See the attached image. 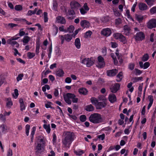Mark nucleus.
<instances>
[{
    "label": "nucleus",
    "mask_w": 156,
    "mask_h": 156,
    "mask_svg": "<svg viewBox=\"0 0 156 156\" xmlns=\"http://www.w3.org/2000/svg\"><path fill=\"white\" fill-rule=\"evenodd\" d=\"M89 120L91 122L95 124L103 122L101 115L98 113L91 114L89 117Z\"/></svg>",
    "instance_id": "obj_1"
},
{
    "label": "nucleus",
    "mask_w": 156,
    "mask_h": 156,
    "mask_svg": "<svg viewBox=\"0 0 156 156\" xmlns=\"http://www.w3.org/2000/svg\"><path fill=\"white\" fill-rule=\"evenodd\" d=\"M65 102L69 105H71L72 101L73 103H77L78 98H76L75 95L70 93L66 94V95L63 96Z\"/></svg>",
    "instance_id": "obj_2"
},
{
    "label": "nucleus",
    "mask_w": 156,
    "mask_h": 156,
    "mask_svg": "<svg viewBox=\"0 0 156 156\" xmlns=\"http://www.w3.org/2000/svg\"><path fill=\"white\" fill-rule=\"evenodd\" d=\"M81 62L86 65L87 67H90L92 66L94 63V60L92 58H85L81 61Z\"/></svg>",
    "instance_id": "obj_3"
},
{
    "label": "nucleus",
    "mask_w": 156,
    "mask_h": 156,
    "mask_svg": "<svg viewBox=\"0 0 156 156\" xmlns=\"http://www.w3.org/2000/svg\"><path fill=\"white\" fill-rule=\"evenodd\" d=\"M114 37L116 39H119L120 41L123 44H126L127 41L126 37L122 34L120 33H115L113 34Z\"/></svg>",
    "instance_id": "obj_4"
},
{
    "label": "nucleus",
    "mask_w": 156,
    "mask_h": 156,
    "mask_svg": "<svg viewBox=\"0 0 156 156\" xmlns=\"http://www.w3.org/2000/svg\"><path fill=\"white\" fill-rule=\"evenodd\" d=\"M75 136V135L73 132L66 131L64 132L63 137L69 139V140L72 142L74 140Z\"/></svg>",
    "instance_id": "obj_5"
},
{
    "label": "nucleus",
    "mask_w": 156,
    "mask_h": 156,
    "mask_svg": "<svg viewBox=\"0 0 156 156\" xmlns=\"http://www.w3.org/2000/svg\"><path fill=\"white\" fill-rule=\"evenodd\" d=\"M75 136V135L73 132L66 131L64 132L63 137L69 139V140L72 142L74 140Z\"/></svg>",
    "instance_id": "obj_6"
},
{
    "label": "nucleus",
    "mask_w": 156,
    "mask_h": 156,
    "mask_svg": "<svg viewBox=\"0 0 156 156\" xmlns=\"http://www.w3.org/2000/svg\"><path fill=\"white\" fill-rule=\"evenodd\" d=\"M144 38V34L142 32L137 33L134 36V38L136 41H141Z\"/></svg>",
    "instance_id": "obj_7"
},
{
    "label": "nucleus",
    "mask_w": 156,
    "mask_h": 156,
    "mask_svg": "<svg viewBox=\"0 0 156 156\" xmlns=\"http://www.w3.org/2000/svg\"><path fill=\"white\" fill-rule=\"evenodd\" d=\"M36 151L35 154L36 155H39L44 150V148L42 146L41 144L38 143L37 145L36 146L35 148Z\"/></svg>",
    "instance_id": "obj_8"
},
{
    "label": "nucleus",
    "mask_w": 156,
    "mask_h": 156,
    "mask_svg": "<svg viewBox=\"0 0 156 156\" xmlns=\"http://www.w3.org/2000/svg\"><path fill=\"white\" fill-rule=\"evenodd\" d=\"M62 142L64 148H69L70 147V145L72 143V142L69 140V139H67L63 137L62 139Z\"/></svg>",
    "instance_id": "obj_9"
},
{
    "label": "nucleus",
    "mask_w": 156,
    "mask_h": 156,
    "mask_svg": "<svg viewBox=\"0 0 156 156\" xmlns=\"http://www.w3.org/2000/svg\"><path fill=\"white\" fill-rule=\"evenodd\" d=\"M98 62L97 64V66L100 68L104 67L105 65V63L104 61L103 58L101 56H100L98 57Z\"/></svg>",
    "instance_id": "obj_10"
},
{
    "label": "nucleus",
    "mask_w": 156,
    "mask_h": 156,
    "mask_svg": "<svg viewBox=\"0 0 156 156\" xmlns=\"http://www.w3.org/2000/svg\"><path fill=\"white\" fill-rule=\"evenodd\" d=\"M147 27L150 29L156 27V20L152 19L147 23Z\"/></svg>",
    "instance_id": "obj_11"
},
{
    "label": "nucleus",
    "mask_w": 156,
    "mask_h": 156,
    "mask_svg": "<svg viewBox=\"0 0 156 156\" xmlns=\"http://www.w3.org/2000/svg\"><path fill=\"white\" fill-rule=\"evenodd\" d=\"M119 87L120 85L119 83H115L111 86L110 89L111 92L115 93L119 89Z\"/></svg>",
    "instance_id": "obj_12"
},
{
    "label": "nucleus",
    "mask_w": 156,
    "mask_h": 156,
    "mask_svg": "<svg viewBox=\"0 0 156 156\" xmlns=\"http://www.w3.org/2000/svg\"><path fill=\"white\" fill-rule=\"evenodd\" d=\"M106 105V101L104 100L103 101L98 102L96 107L97 109H100L105 108Z\"/></svg>",
    "instance_id": "obj_13"
},
{
    "label": "nucleus",
    "mask_w": 156,
    "mask_h": 156,
    "mask_svg": "<svg viewBox=\"0 0 156 156\" xmlns=\"http://www.w3.org/2000/svg\"><path fill=\"white\" fill-rule=\"evenodd\" d=\"M111 33V31L109 28L104 29L101 31L102 34L107 37L109 36Z\"/></svg>",
    "instance_id": "obj_14"
},
{
    "label": "nucleus",
    "mask_w": 156,
    "mask_h": 156,
    "mask_svg": "<svg viewBox=\"0 0 156 156\" xmlns=\"http://www.w3.org/2000/svg\"><path fill=\"white\" fill-rule=\"evenodd\" d=\"M118 70L114 69L112 70H108L107 72V75L110 76H115L118 73Z\"/></svg>",
    "instance_id": "obj_15"
},
{
    "label": "nucleus",
    "mask_w": 156,
    "mask_h": 156,
    "mask_svg": "<svg viewBox=\"0 0 156 156\" xmlns=\"http://www.w3.org/2000/svg\"><path fill=\"white\" fill-rule=\"evenodd\" d=\"M70 6L72 9H77L80 6V4L75 1H73L70 2Z\"/></svg>",
    "instance_id": "obj_16"
},
{
    "label": "nucleus",
    "mask_w": 156,
    "mask_h": 156,
    "mask_svg": "<svg viewBox=\"0 0 156 156\" xmlns=\"http://www.w3.org/2000/svg\"><path fill=\"white\" fill-rule=\"evenodd\" d=\"M56 22L57 23H59L61 24H65L66 22L65 19L62 16H58L56 17Z\"/></svg>",
    "instance_id": "obj_17"
},
{
    "label": "nucleus",
    "mask_w": 156,
    "mask_h": 156,
    "mask_svg": "<svg viewBox=\"0 0 156 156\" xmlns=\"http://www.w3.org/2000/svg\"><path fill=\"white\" fill-rule=\"evenodd\" d=\"M124 34L126 35H129L131 32V29L129 26L126 25L123 27Z\"/></svg>",
    "instance_id": "obj_18"
},
{
    "label": "nucleus",
    "mask_w": 156,
    "mask_h": 156,
    "mask_svg": "<svg viewBox=\"0 0 156 156\" xmlns=\"http://www.w3.org/2000/svg\"><path fill=\"white\" fill-rule=\"evenodd\" d=\"M19 103L20 104V110L21 111H23L26 108V105H25V102L23 101V99L21 98L20 99Z\"/></svg>",
    "instance_id": "obj_19"
},
{
    "label": "nucleus",
    "mask_w": 156,
    "mask_h": 156,
    "mask_svg": "<svg viewBox=\"0 0 156 156\" xmlns=\"http://www.w3.org/2000/svg\"><path fill=\"white\" fill-rule=\"evenodd\" d=\"M138 7L139 9L141 10H145L147 9V5L143 2L139 3L138 4Z\"/></svg>",
    "instance_id": "obj_20"
},
{
    "label": "nucleus",
    "mask_w": 156,
    "mask_h": 156,
    "mask_svg": "<svg viewBox=\"0 0 156 156\" xmlns=\"http://www.w3.org/2000/svg\"><path fill=\"white\" fill-rule=\"evenodd\" d=\"M80 24L81 26L84 28L85 27H89L90 26V23L89 22L86 20L81 21L80 22Z\"/></svg>",
    "instance_id": "obj_21"
},
{
    "label": "nucleus",
    "mask_w": 156,
    "mask_h": 156,
    "mask_svg": "<svg viewBox=\"0 0 156 156\" xmlns=\"http://www.w3.org/2000/svg\"><path fill=\"white\" fill-rule=\"evenodd\" d=\"M108 99L111 103H113L116 101V97L115 95L114 94H111L109 95Z\"/></svg>",
    "instance_id": "obj_22"
},
{
    "label": "nucleus",
    "mask_w": 156,
    "mask_h": 156,
    "mask_svg": "<svg viewBox=\"0 0 156 156\" xmlns=\"http://www.w3.org/2000/svg\"><path fill=\"white\" fill-rule=\"evenodd\" d=\"M30 39L31 38L28 36H24L22 40V41L23 42V45H25L26 44L28 43Z\"/></svg>",
    "instance_id": "obj_23"
},
{
    "label": "nucleus",
    "mask_w": 156,
    "mask_h": 156,
    "mask_svg": "<svg viewBox=\"0 0 156 156\" xmlns=\"http://www.w3.org/2000/svg\"><path fill=\"white\" fill-rule=\"evenodd\" d=\"M75 45L77 49H79L80 48L81 44L80 39L79 38H78L75 39Z\"/></svg>",
    "instance_id": "obj_24"
},
{
    "label": "nucleus",
    "mask_w": 156,
    "mask_h": 156,
    "mask_svg": "<svg viewBox=\"0 0 156 156\" xmlns=\"http://www.w3.org/2000/svg\"><path fill=\"white\" fill-rule=\"evenodd\" d=\"M55 74L58 76H62L64 74V72L62 69H60L56 72Z\"/></svg>",
    "instance_id": "obj_25"
},
{
    "label": "nucleus",
    "mask_w": 156,
    "mask_h": 156,
    "mask_svg": "<svg viewBox=\"0 0 156 156\" xmlns=\"http://www.w3.org/2000/svg\"><path fill=\"white\" fill-rule=\"evenodd\" d=\"M79 92L80 94L86 95L87 94V91L85 88H82L79 89Z\"/></svg>",
    "instance_id": "obj_26"
},
{
    "label": "nucleus",
    "mask_w": 156,
    "mask_h": 156,
    "mask_svg": "<svg viewBox=\"0 0 156 156\" xmlns=\"http://www.w3.org/2000/svg\"><path fill=\"white\" fill-rule=\"evenodd\" d=\"M116 81L117 82H120L122 78V72H119L116 76Z\"/></svg>",
    "instance_id": "obj_27"
},
{
    "label": "nucleus",
    "mask_w": 156,
    "mask_h": 156,
    "mask_svg": "<svg viewBox=\"0 0 156 156\" xmlns=\"http://www.w3.org/2000/svg\"><path fill=\"white\" fill-rule=\"evenodd\" d=\"M44 128L46 130L47 132L48 133H49L51 131L50 126V125H48L44 124L43 125Z\"/></svg>",
    "instance_id": "obj_28"
},
{
    "label": "nucleus",
    "mask_w": 156,
    "mask_h": 156,
    "mask_svg": "<svg viewBox=\"0 0 156 156\" xmlns=\"http://www.w3.org/2000/svg\"><path fill=\"white\" fill-rule=\"evenodd\" d=\"M53 34L55 36L58 33V27L56 25H53Z\"/></svg>",
    "instance_id": "obj_29"
},
{
    "label": "nucleus",
    "mask_w": 156,
    "mask_h": 156,
    "mask_svg": "<svg viewBox=\"0 0 156 156\" xmlns=\"http://www.w3.org/2000/svg\"><path fill=\"white\" fill-rule=\"evenodd\" d=\"M7 42L9 44H10L12 45H16V47H18L19 45V44L16 41H12L11 40H8Z\"/></svg>",
    "instance_id": "obj_30"
},
{
    "label": "nucleus",
    "mask_w": 156,
    "mask_h": 156,
    "mask_svg": "<svg viewBox=\"0 0 156 156\" xmlns=\"http://www.w3.org/2000/svg\"><path fill=\"white\" fill-rule=\"evenodd\" d=\"M72 38V36L71 35L67 34L65 35V40L68 42H69L70 41Z\"/></svg>",
    "instance_id": "obj_31"
},
{
    "label": "nucleus",
    "mask_w": 156,
    "mask_h": 156,
    "mask_svg": "<svg viewBox=\"0 0 156 156\" xmlns=\"http://www.w3.org/2000/svg\"><path fill=\"white\" fill-rule=\"evenodd\" d=\"M12 105V103L10 98H8L7 100L6 106L10 108Z\"/></svg>",
    "instance_id": "obj_32"
},
{
    "label": "nucleus",
    "mask_w": 156,
    "mask_h": 156,
    "mask_svg": "<svg viewBox=\"0 0 156 156\" xmlns=\"http://www.w3.org/2000/svg\"><path fill=\"white\" fill-rule=\"evenodd\" d=\"M85 109L87 111L90 112L93 111L94 110V108L92 105H87Z\"/></svg>",
    "instance_id": "obj_33"
},
{
    "label": "nucleus",
    "mask_w": 156,
    "mask_h": 156,
    "mask_svg": "<svg viewBox=\"0 0 156 156\" xmlns=\"http://www.w3.org/2000/svg\"><path fill=\"white\" fill-rule=\"evenodd\" d=\"M90 100L92 104L95 105L96 106V105H97L98 102L96 98L94 97H92L91 98Z\"/></svg>",
    "instance_id": "obj_34"
},
{
    "label": "nucleus",
    "mask_w": 156,
    "mask_h": 156,
    "mask_svg": "<svg viewBox=\"0 0 156 156\" xmlns=\"http://www.w3.org/2000/svg\"><path fill=\"white\" fill-rule=\"evenodd\" d=\"M74 30V27L73 26L71 25L69 26V27L67 28V29L66 30V32L72 33Z\"/></svg>",
    "instance_id": "obj_35"
},
{
    "label": "nucleus",
    "mask_w": 156,
    "mask_h": 156,
    "mask_svg": "<svg viewBox=\"0 0 156 156\" xmlns=\"http://www.w3.org/2000/svg\"><path fill=\"white\" fill-rule=\"evenodd\" d=\"M135 18L139 22L141 21L143 19V16L136 14L135 15Z\"/></svg>",
    "instance_id": "obj_36"
},
{
    "label": "nucleus",
    "mask_w": 156,
    "mask_h": 156,
    "mask_svg": "<svg viewBox=\"0 0 156 156\" xmlns=\"http://www.w3.org/2000/svg\"><path fill=\"white\" fill-rule=\"evenodd\" d=\"M147 4L150 6L154 4L155 0H145Z\"/></svg>",
    "instance_id": "obj_37"
},
{
    "label": "nucleus",
    "mask_w": 156,
    "mask_h": 156,
    "mask_svg": "<svg viewBox=\"0 0 156 156\" xmlns=\"http://www.w3.org/2000/svg\"><path fill=\"white\" fill-rule=\"evenodd\" d=\"M27 56L29 59H31L35 56V54L34 53L28 52L27 53Z\"/></svg>",
    "instance_id": "obj_38"
},
{
    "label": "nucleus",
    "mask_w": 156,
    "mask_h": 156,
    "mask_svg": "<svg viewBox=\"0 0 156 156\" xmlns=\"http://www.w3.org/2000/svg\"><path fill=\"white\" fill-rule=\"evenodd\" d=\"M84 153L83 150H79L74 151V153L77 155L81 156Z\"/></svg>",
    "instance_id": "obj_39"
},
{
    "label": "nucleus",
    "mask_w": 156,
    "mask_h": 156,
    "mask_svg": "<svg viewBox=\"0 0 156 156\" xmlns=\"http://www.w3.org/2000/svg\"><path fill=\"white\" fill-rule=\"evenodd\" d=\"M51 72L49 70H47L45 72L43 71L42 74V78L43 77H45L46 75Z\"/></svg>",
    "instance_id": "obj_40"
},
{
    "label": "nucleus",
    "mask_w": 156,
    "mask_h": 156,
    "mask_svg": "<svg viewBox=\"0 0 156 156\" xmlns=\"http://www.w3.org/2000/svg\"><path fill=\"white\" fill-rule=\"evenodd\" d=\"M15 9L17 11H21L23 7L21 5H16L15 7Z\"/></svg>",
    "instance_id": "obj_41"
},
{
    "label": "nucleus",
    "mask_w": 156,
    "mask_h": 156,
    "mask_svg": "<svg viewBox=\"0 0 156 156\" xmlns=\"http://www.w3.org/2000/svg\"><path fill=\"white\" fill-rule=\"evenodd\" d=\"M25 128L26 133V135L28 136L29 135V130L30 129V126L28 124L26 126Z\"/></svg>",
    "instance_id": "obj_42"
},
{
    "label": "nucleus",
    "mask_w": 156,
    "mask_h": 156,
    "mask_svg": "<svg viewBox=\"0 0 156 156\" xmlns=\"http://www.w3.org/2000/svg\"><path fill=\"white\" fill-rule=\"evenodd\" d=\"M0 128L2 129V132H4L5 131L7 130V127L4 124L0 126Z\"/></svg>",
    "instance_id": "obj_43"
},
{
    "label": "nucleus",
    "mask_w": 156,
    "mask_h": 156,
    "mask_svg": "<svg viewBox=\"0 0 156 156\" xmlns=\"http://www.w3.org/2000/svg\"><path fill=\"white\" fill-rule=\"evenodd\" d=\"M150 11L152 14L156 13V6H154L151 8L150 9Z\"/></svg>",
    "instance_id": "obj_44"
},
{
    "label": "nucleus",
    "mask_w": 156,
    "mask_h": 156,
    "mask_svg": "<svg viewBox=\"0 0 156 156\" xmlns=\"http://www.w3.org/2000/svg\"><path fill=\"white\" fill-rule=\"evenodd\" d=\"M149 58V56L147 54L144 55L142 58V60L144 62L147 61Z\"/></svg>",
    "instance_id": "obj_45"
},
{
    "label": "nucleus",
    "mask_w": 156,
    "mask_h": 156,
    "mask_svg": "<svg viewBox=\"0 0 156 156\" xmlns=\"http://www.w3.org/2000/svg\"><path fill=\"white\" fill-rule=\"evenodd\" d=\"M92 34V32L90 30H89L85 33V37L86 38L90 37Z\"/></svg>",
    "instance_id": "obj_46"
},
{
    "label": "nucleus",
    "mask_w": 156,
    "mask_h": 156,
    "mask_svg": "<svg viewBox=\"0 0 156 156\" xmlns=\"http://www.w3.org/2000/svg\"><path fill=\"white\" fill-rule=\"evenodd\" d=\"M80 120L82 122H84L86 120V117L85 115H81L80 117Z\"/></svg>",
    "instance_id": "obj_47"
},
{
    "label": "nucleus",
    "mask_w": 156,
    "mask_h": 156,
    "mask_svg": "<svg viewBox=\"0 0 156 156\" xmlns=\"http://www.w3.org/2000/svg\"><path fill=\"white\" fill-rule=\"evenodd\" d=\"M113 12L115 16H120L121 15L120 13L119 12L118 10L116 9H114Z\"/></svg>",
    "instance_id": "obj_48"
},
{
    "label": "nucleus",
    "mask_w": 156,
    "mask_h": 156,
    "mask_svg": "<svg viewBox=\"0 0 156 156\" xmlns=\"http://www.w3.org/2000/svg\"><path fill=\"white\" fill-rule=\"evenodd\" d=\"M44 21L45 23H46L48 21V13L47 12H44Z\"/></svg>",
    "instance_id": "obj_49"
},
{
    "label": "nucleus",
    "mask_w": 156,
    "mask_h": 156,
    "mask_svg": "<svg viewBox=\"0 0 156 156\" xmlns=\"http://www.w3.org/2000/svg\"><path fill=\"white\" fill-rule=\"evenodd\" d=\"M23 76V74H20L17 77H16L17 81L18 82L19 81L22 80Z\"/></svg>",
    "instance_id": "obj_50"
},
{
    "label": "nucleus",
    "mask_w": 156,
    "mask_h": 156,
    "mask_svg": "<svg viewBox=\"0 0 156 156\" xmlns=\"http://www.w3.org/2000/svg\"><path fill=\"white\" fill-rule=\"evenodd\" d=\"M12 151L10 149H9L7 152L6 156H12Z\"/></svg>",
    "instance_id": "obj_51"
},
{
    "label": "nucleus",
    "mask_w": 156,
    "mask_h": 156,
    "mask_svg": "<svg viewBox=\"0 0 156 156\" xmlns=\"http://www.w3.org/2000/svg\"><path fill=\"white\" fill-rule=\"evenodd\" d=\"M122 23V20L120 18H119L115 20V23L116 25H119Z\"/></svg>",
    "instance_id": "obj_52"
},
{
    "label": "nucleus",
    "mask_w": 156,
    "mask_h": 156,
    "mask_svg": "<svg viewBox=\"0 0 156 156\" xmlns=\"http://www.w3.org/2000/svg\"><path fill=\"white\" fill-rule=\"evenodd\" d=\"M73 9H69L68 11V14L70 15H73L75 14V13Z\"/></svg>",
    "instance_id": "obj_53"
},
{
    "label": "nucleus",
    "mask_w": 156,
    "mask_h": 156,
    "mask_svg": "<svg viewBox=\"0 0 156 156\" xmlns=\"http://www.w3.org/2000/svg\"><path fill=\"white\" fill-rule=\"evenodd\" d=\"M53 140H52V141L53 144H54L56 142V140H57V137L55 133L53 134Z\"/></svg>",
    "instance_id": "obj_54"
},
{
    "label": "nucleus",
    "mask_w": 156,
    "mask_h": 156,
    "mask_svg": "<svg viewBox=\"0 0 156 156\" xmlns=\"http://www.w3.org/2000/svg\"><path fill=\"white\" fill-rule=\"evenodd\" d=\"M57 3L56 2H54L53 4V9L55 11H57Z\"/></svg>",
    "instance_id": "obj_55"
},
{
    "label": "nucleus",
    "mask_w": 156,
    "mask_h": 156,
    "mask_svg": "<svg viewBox=\"0 0 156 156\" xmlns=\"http://www.w3.org/2000/svg\"><path fill=\"white\" fill-rule=\"evenodd\" d=\"M105 136V134L104 133H103L101 135H98V138L99 139H101L102 140H103L104 139Z\"/></svg>",
    "instance_id": "obj_56"
},
{
    "label": "nucleus",
    "mask_w": 156,
    "mask_h": 156,
    "mask_svg": "<svg viewBox=\"0 0 156 156\" xmlns=\"http://www.w3.org/2000/svg\"><path fill=\"white\" fill-rule=\"evenodd\" d=\"M5 115H4L2 114H0V119L2 120L3 122L5 121Z\"/></svg>",
    "instance_id": "obj_57"
},
{
    "label": "nucleus",
    "mask_w": 156,
    "mask_h": 156,
    "mask_svg": "<svg viewBox=\"0 0 156 156\" xmlns=\"http://www.w3.org/2000/svg\"><path fill=\"white\" fill-rule=\"evenodd\" d=\"M14 94L15 96L13 95V97L15 98H16L18 97V91L17 89H16L14 90Z\"/></svg>",
    "instance_id": "obj_58"
},
{
    "label": "nucleus",
    "mask_w": 156,
    "mask_h": 156,
    "mask_svg": "<svg viewBox=\"0 0 156 156\" xmlns=\"http://www.w3.org/2000/svg\"><path fill=\"white\" fill-rule=\"evenodd\" d=\"M150 66V63L149 62H145L144 64V69H145L147 68Z\"/></svg>",
    "instance_id": "obj_59"
},
{
    "label": "nucleus",
    "mask_w": 156,
    "mask_h": 156,
    "mask_svg": "<svg viewBox=\"0 0 156 156\" xmlns=\"http://www.w3.org/2000/svg\"><path fill=\"white\" fill-rule=\"evenodd\" d=\"M135 65L133 63H131L129 66V68L131 70H133L134 68Z\"/></svg>",
    "instance_id": "obj_60"
},
{
    "label": "nucleus",
    "mask_w": 156,
    "mask_h": 156,
    "mask_svg": "<svg viewBox=\"0 0 156 156\" xmlns=\"http://www.w3.org/2000/svg\"><path fill=\"white\" fill-rule=\"evenodd\" d=\"M142 79V77H135L133 79V82H137L139 80H141Z\"/></svg>",
    "instance_id": "obj_61"
},
{
    "label": "nucleus",
    "mask_w": 156,
    "mask_h": 156,
    "mask_svg": "<svg viewBox=\"0 0 156 156\" xmlns=\"http://www.w3.org/2000/svg\"><path fill=\"white\" fill-rule=\"evenodd\" d=\"M80 12L83 15L86 13L87 11L84 9L83 8H81L80 9Z\"/></svg>",
    "instance_id": "obj_62"
},
{
    "label": "nucleus",
    "mask_w": 156,
    "mask_h": 156,
    "mask_svg": "<svg viewBox=\"0 0 156 156\" xmlns=\"http://www.w3.org/2000/svg\"><path fill=\"white\" fill-rule=\"evenodd\" d=\"M23 29H21L19 31V35L20 36H23L25 34V32L23 31Z\"/></svg>",
    "instance_id": "obj_63"
},
{
    "label": "nucleus",
    "mask_w": 156,
    "mask_h": 156,
    "mask_svg": "<svg viewBox=\"0 0 156 156\" xmlns=\"http://www.w3.org/2000/svg\"><path fill=\"white\" fill-rule=\"evenodd\" d=\"M112 47V48H116L118 46V44L116 42H111Z\"/></svg>",
    "instance_id": "obj_64"
}]
</instances>
